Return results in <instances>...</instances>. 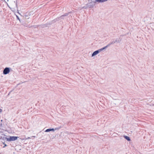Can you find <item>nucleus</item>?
<instances>
[{
    "label": "nucleus",
    "instance_id": "f257e3e1",
    "mask_svg": "<svg viewBox=\"0 0 154 154\" xmlns=\"http://www.w3.org/2000/svg\"><path fill=\"white\" fill-rule=\"evenodd\" d=\"M95 1L93 3V4H92L91 3H90L89 4H87V7L89 8H93L95 5V3L97 2L98 3H102L106 2L108 0H94Z\"/></svg>",
    "mask_w": 154,
    "mask_h": 154
},
{
    "label": "nucleus",
    "instance_id": "20e7f679",
    "mask_svg": "<svg viewBox=\"0 0 154 154\" xmlns=\"http://www.w3.org/2000/svg\"><path fill=\"white\" fill-rule=\"evenodd\" d=\"M70 13V12L66 13L64 14L61 16L57 18L56 19V20H60V19H64V17L68 16L69 15V14Z\"/></svg>",
    "mask_w": 154,
    "mask_h": 154
},
{
    "label": "nucleus",
    "instance_id": "f3484780",
    "mask_svg": "<svg viewBox=\"0 0 154 154\" xmlns=\"http://www.w3.org/2000/svg\"><path fill=\"white\" fill-rule=\"evenodd\" d=\"M2 110L1 109H0V113L2 112Z\"/></svg>",
    "mask_w": 154,
    "mask_h": 154
},
{
    "label": "nucleus",
    "instance_id": "6ab92c4d",
    "mask_svg": "<svg viewBox=\"0 0 154 154\" xmlns=\"http://www.w3.org/2000/svg\"><path fill=\"white\" fill-rule=\"evenodd\" d=\"M19 20L20 21V22H21V20H20H20Z\"/></svg>",
    "mask_w": 154,
    "mask_h": 154
},
{
    "label": "nucleus",
    "instance_id": "39448f33",
    "mask_svg": "<svg viewBox=\"0 0 154 154\" xmlns=\"http://www.w3.org/2000/svg\"><path fill=\"white\" fill-rule=\"evenodd\" d=\"M108 47V45H107L106 46H105L104 47L101 49L98 50V51H99V53L101 51L103 50H104L105 49Z\"/></svg>",
    "mask_w": 154,
    "mask_h": 154
},
{
    "label": "nucleus",
    "instance_id": "a211bd4d",
    "mask_svg": "<svg viewBox=\"0 0 154 154\" xmlns=\"http://www.w3.org/2000/svg\"><path fill=\"white\" fill-rule=\"evenodd\" d=\"M17 11H18V12H17V13H18V14H20V13H19V12H18V10H17Z\"/></svg>",
    "mask_w": 154,
    "mask_h": 154
},
{
    "label": "nucleus",
    "instance_id": "9d476101",
    "mask_svg": "<svg viewBox=\"0 0 154 154\" xmlns=\"http://www.w3.org/2000/svg\"><path fill=\"white\" fill-rule=\"evenodd\" d=\"M116 41H117V42L119 43L122 40V38H117L116 39Z\"/></svg>",
    "mask_w": 154,
    "mask_h": 154
},
{
    "label": "nucleus",
    "instance_id": "dca6fc26",
    "mask_svg": "<svg viewBox=\"0 0 154 154\" xmlns=\"http://www.w3.org/2000/svg\"><path fill=\"white\" fill-rule=\"evenodd\" d=\"M16 5L17 8V2H16Z\"/></svg>",
    "mask_w": 154,
    "mask_h": 154
},
{
    "label": "nucleus",
    "instance_id": "423d86ee",
    "mask_svg": "<svg viewBox=\"0 0 154 154\" xmlns=\"http://www.w3.org/2000/svg\"><path fill=\"white\" fill-rule=\"evenodd\" d=\"M98 53H99V51H98V50H97L94 51L92 54L91 55V57H94V56H95L96 55H97V54H98Z\"/></svg>",
    "mask_w": 154,
    "mask_h": 154
},
{
    "label": "nucleus",
    "instance_id": "ddd939ff",
    "mask_svg": "<svg viewBox=\"0 0 154 154\" xmlns=\"http://www.w3.org/2000/svg\"><path fill=\"white\" fill-rule=\"evenodd\" d=\"M17 20H20V18L17 15H16Z\"/></svg>",
    "mask_w": 154,
    "mask_h": 154
},
{
    "label": "nucleus",
    "instance_id": "f03ea898",
    "mask_svg": "<svg viewBox=\"0 0 154 154\" xmlns=\"http://www.w3.org/2000/svg\"><path fill=\"white\" fill-rule=\"evenodd\" d=\"M19 137L15 136H9V137L6 138V140L8 142L14 141L16 140Z\"/></svg>",
    "mask_w": 154,
    "mask_h": 154
},
{
    "label": "nucleus",
    "instance_id": "4468645a",
    "mask_svg": "<svg viewBox=\"0 0 154 154\" xmlns=\"http://www.w3.org/2000/svg\"><path fill=\"white\" fill-rule=\"evenodd\" d=\"M3 144L4 145V146L3 147L4 148L5 147L7 146V145L5 143V142L3 143Z\"/></svg>",
    "mask_w": 154,
    "mask_h": 154
},
{
    "label": "nucleus",
    "instance_id": "1a4fd4ad",
    "mask_svg": "<svg viewBox=\"0 0 154 154\" xmlns=\"http://www.w3.org/2000/svg\"><path fill=\"white\" fill-rule=\"evenodd\" d=\"M116 42H117V41L116 40L115 41H112L110 43H109L107 45H108V47L111 45L113 44Z\"/></svg>",
    "mask_w": 154,
    "mask_h": 154
},
{
    "label": "nucleus",
    "instance_id": "7ed1b4c3",
    "mask_svg": "<svg viewBox=\"0 0 154 154\" xmlns=\"http://www.w3.org/2000/svg\"><path fill=\"white\" fill-rule=\"evenodd\" d=\"M11 70V68L8 67H5L3 71V74L6 75L9 73Z\"/></svg>",
    "mask_w": 154,
    "mask_h": 154
},
{
    "label": "nucleus",
    "instance_id": "6e6552de",
    "mask_svg": "<svg viewBox=\"0 0 154 154\" xmlns=\"http://www.w3.org/2000/svg\"><path fill=\"white\" fill-rule=\"evenodd\" d=\"M124 138L128 141H130L131 140L130 137L128 136L124 135Z\"/></svg>",
    "mask_w": 154,
    "mask_h": 154
},
{
    "label": "nucleus",
    "instance_id": "0eeeda50",
    "mask_svg": "<svg viewBox=\"0 0 154 154\" xmlns=\"http://www.w3.org/2000/svg\"><path fill=\"white\" fill-rule=\"evenodd\" d=\"M54 131V128H48V129H47L45 131V132H50V131Z\"/></svg>",
    "mask_w": 154,
    "mask_h": 154
},
{
    "label": "nucleus",
    "instance_id": "aec40b11",
    "mask_svg": "<svg viewBox=\"0 0 154 154\" xmlns=\"http://www.w3.org/2000/svg\"><path fill=\"white\" fill-rule=\"evenodd\" d=\"M2 120H1V122H2Z\"/></svg>",
    "mask_w": 154,
    "mask_h": 154
},
{
    "label": "nucleus",
    "instance_id": "f8f14e48",
    "mask_svg": "<svg viewBox=\"0 0 154 154\" xmlns=\"http://www.w3.org/2000/svg\"><path fill=\"white\" fill-rule=\"evenodd\" d=\"M62 127L61 126H60V127H57L55 128V129H54V131L55 130H58L60 129Z\"/></svg>",
    "mask_w": 154,
    "mask_h": 154
},
{
    "label": "nucleus",
    "instance_id": "9b49d317",
    "mask_svg": "<svg viewBox=\"0 0 154 154\" xmlns=\"http://www.w3.org/2000/svg\"><path fill=\"white\" fill-rule=\"evenodd\" d=\"M6 138H8L3 136H0V139L3 140H6Z\"/></svg>",
    "mask_w": 154,
    "mask_h": 154
},
{
    "label": "nucleus",
    "instance_id": "2eb2a0df",
    "mask_svg": "<svg viewBox=\"0 0 154 154\" xmlns=\"http://www.w3.org/2000/svg\"><path fill=\"white\" fill-rule=\"evenodd\" d=\"M31 138L30 137H28V138H26L25 139V140H27L28 139H30Z\"/></svg>",
    "mask_w": 154,
    "mask_h": 154
}]
</instances>
